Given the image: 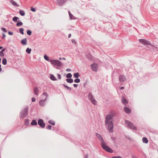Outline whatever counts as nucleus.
<instances>
[{
    "label": "nucleus",
    "instance_id": "5701e85b",
    "mask_svg": "<svg viewBox=\"0 0 158 158\" xmlns=\"http://www.w3.org/2000/svg\"><path fill=\"white\" fill-rule=\"evenodd\" d=\"M5 50V48L3 49L0 52V56H4V54L3 53V52Z\"/></svg>",
    "mask_w": 158,
    "mask_h": 158
},
{
    "label": "nucleus",
    "instance_id": "72a5a7b5",
    "mask_svg": "<svg viewBox=\"0 0 158 158\" xmlns=\"http://www.w3.org/2000/svg\"><path fill=\"white\" fill-rule=\"evenodd\" d=\"M66 77L68 78H71L72 77V74L70 73H68L66 75Z\"/></svg>",
    "mask_w": 158,
    "mask_h": 158
},
{
    "label": "nucleus",
    "instance_id": "052dcab7",
    "mask_svg": "<svg viewBox=\"0 0 158 158\" xmlns=\"http://www.w3.org/2000/svg\"><path fill=\"white\" fill-rule=\"evenodd\" d=\"M62 59H63V60H65L66 59H65V58H62Z\"/></svg>",
    "mask_w": 158,
    "mask_h": 158
},
{
    "label": "nucleus",
    "instance_id": "9d476101",
    "mask_svg": "<svg viewBox=\"0 0 158 158\" xmlns=\"http://www.w3.org/2000/svg\"><path fill=\"white\" fill-rule=\"evenodd\" d=\"M67 0H57L56 3L59 6L63 5L66 2Z\"/></svg>",
    "mask_w": 158,
    "mask_h": 158
},
{
    "label": "nucleus",
    "instance_id": "c85d7f7f",
    "mask_svg": "<svg viewBox=\"0 0 158 158\" xmlns=\"http://www.w3.org/2000/svg\"><path fill=\"white\" fill-rule=\"evenodd\" d=\"M48 123L49 124H51V125H55V122L52 120H49L48 121Z\"/></svg>",
    "mask_w": 158,
    "mask_h": 158
},
{
    "label": "nucleus",
    "instance_id": "412c9836",
    "mask_svg": "<svg viewBox=\"0 0 158 158\" xmlns=\"http://www.w3.org/2000/svg\"><path fill=\"white\" fill-rule=\"evenodd\" d=\"M66 80L67 82L69 83H71L73 82V79L71 78L66 79Z\"/></svg>",
    "mask_w": 158,
    "mask_h": 158
},
{
    "label": "nucleus",
    "instance_id": "13d9d810",
    "mask_svg": "<svg viewBox=\"0 0 158 158\" xmlns=\"http://www.w3.org/2000/svg\"><path fill=\"white\" fill-rule=\"evenodd\" d=\"M2 48V46H0V50Z\"/></svg>",
    "mask_w": 158,
    "mask_h": 158
},
{
    "label": "nucleus",
    "instance_id": "a878e982",
    "mask_svg": "<svg viewBox=\"0 0 158 158\" xmlns=\"http://www.w3.org/2000/svg\"><path fill=\"white\" fill-rule=\"evenodd\" d=\"M19 14L20 15L23 16L25 15V13L24 10H19Z\"/></svg>",
    "mask_w": 158,
    "mask_h": 158
},
{
    "label": "nucleus",
    "instance_id": "4c0bfd02",
    "mask_svg": "<svg viewBox=\"0 0 158 158\" xmlns=\"http://www.w3.org/2000/svg\"><path fill=\"white\" fill-rule=\"evenodd\" d=\"M31 33H32V32H31V31L30 30H28L27 31V34L29 35H31Z\"/></svg>",
    "mask_w": 158,
    "mask_h": 158
},
{
    "label": "nucleus",
    "instance_id": "3c124183",
    "mask_svg": "<svg viewBox=\"0 0 158 158\" xmlns=\"http://www.w3.org/2000/svg\"><path fill=\"white\" fill-rule=\"evenodd\" d=\"M111 139L112 140L114 141H115V138L114 137H112L111 138Z\"/></svg>",
    "mask_w": 158,
    "mask_h": 158
},
{
    "label": "nucleus",
    "instance_id": "bf43d9fd",
    "mask_svg": "<svg viewBox=\"0 0 158 158\" xmlns=\"http://www.w3.org/2000/svg\"><path fill=\"white\" fill-rule=\"evenodd\" d=\"M2 70V69L1 68H0V72H1Z\"/></svg>",
    "mask_w": 158,
    "mask_h": 158
},
{
    "label": "nucleus",
    "instance_id": "c756f323",
    "mask_svg": "<svg viewBox=\"0 0 158 158\" xmlns=\"http://www.w3.org/2000/svg\"><path fill=\"white\" fill-rule=\"evenodd\" d=\"M73 76L75 78H78L80 76L79 73H77L74 74Z\"/></svg>",
    "mask_w": 158,
    "mask_h": 158
},
{
    "label": "nucleus",
    "instance_id": "49530a36",
    "mask_svg": "<svg viewBox=\"0 0 158 158\" xmlns=\"http://www.w3.org/2000/svg\"><path fill=\"white\" fill-rule=\"evenodd\" d=\"M8 33L10 35H13V34L12 32L10 31H9L8 32Z\"/></svg>",
    "mask_w": 158,
    "mask_h": 158
},
{
    "label": "nucleus",
    "instance_id": "2eb2a0df",
    "mask_svg": "<svg viewBox=\"0 0 158 158\" xmlns=\"http://www.w3.org/2000/svg\"><path fill=\"white\" fill-rule=\"evenodd\" d=\"M96 136L97 138H98V139H99L100 140H101L102 141V142H104L103 138L99 134L97 133L96 134Z\"/></svg>",
    "mask_w": 158,
    "mask_h": 158
},
{
    "label": "nucleus",
    "instance_id": "20e7f679",
    "mask_svg": "<svg viewBox=\"0 0 158 158\" xmlns=\"http://www.w3.org/2000/svg\"><path fill=\"white\" fill-rule=\"evenodd\" d=\"M101 145L102 148L106 151L110 153L113 152V150L111 148L106 145V143L105 142H102L101 143Z\"/></svg>",
    "mask_w": 158,
    "mask_h": 158
},
{
    "label": "nucleus",
    "instance_id": "f3484780",
    "mask_svg": "<svg viewBox=\"0 0 158 158\" xmlns=\"http://www.w3.org/2000/svg\"><path fill=\"white\" fill-rule=\"evenodd\" d=\"M27 39L25 38L21 40V43L24 45H26L27 44Z\"/></svg>",
    "mask_w": 158,
    "mask_h": 158
},
{
    "label": "nucleus",
    "instance_id": "5fc2aeb1",
    "mask_svg": "<svg viewBox=\"0 0 158 158\" xmlns=\"http://www.w3.org/2000/svg\"><path fill=\"white\" fill-rule=\"evenodd\" d=\"M66 71H70V69H66Z\"/></svg>",
    "mask_w": 158,
    "mask_h": 158
},
{
    "label": "nucleus",
    "instance_id": "ea45409f",
    "mask_svg": "<svg viewBox=\"0 0 158 158\" xmlns=\"http://www.w3.org/2000/svg\"><path fill=\"white\" fill-rule=\"evenodd\" d=\"M46 128L48 130H51L52 129V126L51 125H49L46 127Z\"/></svg>",
    "mask_w": 158,
    "mask_h": 158
},
{
    "label": "nucleus",
    "instance_id": "b1692460",
    "mask_svg": "<svg viewBox=\"0 0 158 158\" xmlns=\"http://www.w3.org/2000/svg\"><path fill=\"white\" fill-rule=\"evenodd\" d=\"M29 120L28 119H26L24 122L26 126H28L29 124Z\"/></svg>",
    "mask_w": 158,
    "mask_h": 158
},
{
    "label": "nucleus",
    "instance_id": "473e14b6",
    "mask_svg": "<svg viewBox=\"0 0 158 158\" xmlns=\"http://www.w3.org/2000/svg\"><path fill=\"white\" fill-rule=\"evenodd\" d=\"M19 31L20 33L21 34H22V35H23V34H24V32H23L24 29L23 28H20L19 29Z\"/></svg>",
    "mask_w": 158,
    "mask_h": 158
},
{
    "label": "nucleus",
    "instance_id": "aec40b11",
    "mask_svg": "<svg viewBox=\"0 0 158 158\" xmlns=\"http://www.w3.org/2000/svg\"><path fill=\"white\" fill-rule=\"evenodd\" d=\"M142 141L143 142L145 143H148V140L146 137H144L142 138Z\"/></svg>",
    "mask_w": 158,
    "mask_h": 158
},
{
    "label": "nucleus",
    "instance_id": "de8ad7c7",
    "mask_svg": "<svg viewBox=\"0 0 158 158\" xmlns=\"http://www.w3.org/2000/svg\"><path fill=\"white\" fill-rule=\"evenodd\" d=\"M31 100H32V102H34L35 101V99L34 98H32V99H31Z\"/></svg>",
    "mask_w": 158,
    "mask_h": 158
},
{
    "label": "nucleus",
    "instance_id": "0eeeda50",
    "mask_svg": "<svg viewBox=\"0 0 158 158\" xmlns=\"http://www.w3.org/2000/svg\"><path fill=\"white\" fill-rule=\"evenodd\" d=\"M125 124L129 128L134 130L136 129V127L129 121L125 120Z\"/></svg>",
    "mask_w": 158,
    "mask_h": 158
},
{
    "label": "nucleus",
    "instance_id": "603ef678",
    "mask_svg": "<svg viewBox=\"0 0 158 158\" xmlns=\"http://www.w3.org/2000/svg\"><path fill=\"white\" fill-rule=\"evenodd\" d=\"M73 85L74 87H77V85L76 84H74Z\"/></svg>",
    "mask_w": 158,
    "mask_h": 158
},
{
    "label": "nucleus",
    "instance_id": "a18cd8bd",
    "mask_svg": "<svg viewBox=\"0 0 158 158\" xmlns=\"http://www.w3.org/2000/svg\"><path fill=\"white\" fill-rule=\"evenodd\" d=\"M5 37H6V35H5V34L4 33H2V38L3 39H4L5 38Z\"/></svg>",
    "mask_w": 158,
    "mask_h": 158
},
{
    "label": "nucleus",
    "instance_id": "58836bf2",
    "mask_svg": "<svg viewBox=\"0 0 158 158\" xmlns=\"http://www.w3.org/2000/svg\"><path fill=\"white\" fill-rule=\"evenodd\" d=\"M44 59L47 61L49 60V58L46 55H44Z\"/></svg>",
    "mask_w": 158,
    "mask_h": 158
},
{
    "label": "nucleus",
    "instance_id": "dca6fc26",
    "mask_svg": "<svg viewBox=\"0 0 158 158\" xmlns=\"http://www.w3.org/2000/svg\"><path fill=\"white\" fill-rule=\"evenodd\" d=\"M34 93L36 95H38V93L39 91V89L37 87H35L34 89Z\"/></svg>",
    "mask_w": 158,
    "mask_h": 158
},
{
    "label": "nucleus",
    "instance_id": "7c9ffc66",
    "mask_svg": "<svg viewBox=\"0 0 158 158\" xmlns=\"http://www.w3.org/2000/svg\"><path fill=\"white\" fill-rule=\"evenodd\" d=\"M23 25V23L22 22H19L18 23H16V26L17 27H20L22 26Z\"/></svg>",
    "mask_w": 158,
    "mask_h": 158
},
{
    "label": "nucleus",
    "instance_id": "6ab92c4d",
    "mask_svg": "<svg viewBox=\"0 0 158 158\" xmlns=\"http://www.w3.org/2000/svg\"><path fill=\"white\" fill-rule=\"evenodd\" d=\"M68 13L69 14V18H70V19H76L75 17H74L73 16V15L71 13H70V12L69 11Z\"/></svg>",
    "mask_w": 158,
    "mask_h": 158
},
{
    "label": "nucleus",
    "instance_id": "f8f14e48",
    "mask_svg": "<svg viewBox=\"0 0 158 158\" xmlns=\"http://www.w3.org/2000/svg\"><path fill=\"white\" fill-rule=\"evenodd\" d=\"M91 66L93 71H97L98 68V66L97 64L94 63L91 64Z\"/></svg>",
    "mask_w": 158,
    "mask_h": 158
},
{
    "label": "nucleus",
    "instance_id": "f257e3e1",
    "mask_svg": "<svg viewBox=\"0 0 158 158\" xmlns=\"http://www.w3.org/2000/svg\"><path fill=\"white\" fill-rule=\"evenodd\" d=\"M114 115V114H109L106 117L105 123L108 125V130L109 131L112 133L113 132L114 124L113 122L110 120L113 119Z\"/></svg>",
    "mask_w": 158,
    "mask_h": 158
},
{
    "label": "nucleus",
    "instance_id": "e2e57ef3",
    "mask_svg": "<svg viewBox=\"0 0 158 158\" xmlns=\"http://www.w3.org/2000/svg\"><path fill=\"white\" fill-rule=\"evenodd\" d=\"M61 59H62L61 58H59V59L60 60H61Z\"/></svg>",
    "mask_w": 158,
    "mask_h": 158
},
{
    "label": "nucleus",
    "instance_id": "864d4df0",
    "mask_svg": "<svg viewBox=\"0 0 158 158\" xmlns=\"http://www.w3.org/2000/svg\"><path fill=\"white\" fill-rule=\"evenodd\" d=\"M71 36V34H69V35H68V37L69 38H70Z\"/></svg>",
    "mask_w": 158,
    "mask_h": 158
},
{
    "label": "nucleus",
    "instance_id": "a19ab883",
    "mask_svg": "<svg viewBox=\"0 0 158 158\" xmlns=\"http://www.w3.org/2000/svg\"><path fill=\"white\" fill-rule=\"evenodd\" d=\"M1 29L2 31H3V32H7V31L5 28H2Z\"/></svg>",
    "mask_w": 158,
    "mask_h": 158
},
{
    "label": "nucleus",
    "instance_id": "423d86ee",
    "mask_svg": "<svg viewBox=\"0 0 158 158\" xmlns=\"http://www.w3.org/2000/svg\"><path fill=\"white\" fill-rule=\"evenodd\" d=\"M88 98L92 103L94 105H96L97 103V102L94 99L92 94L91 93L89 92L88 94Z\"/></svg>",
    "mask_w": 158,
    "mask_h": 158
},
{
    "label": "nucleus",
    "instance_id": "c03bdc74",
    "mask_svg": "<svg viewBox=\"0 0 158 158\" xmlns=\"http://www.w3.org/2000/svg\"><path fill=\"white\" fill-rule=\"evenodd\" d=\"M112 158H122V157L120 156H113Z\"/></svg>",
    "mask_w": 158,
    "mask_h": 158
},
{
    "label": "nucleus",
    "instance_id": "4468645a",
    "mask_svg": "<svg viewBox=\"0 0 158 158\" xmlns=\"http://www.w3.org/2000/svg\"><path fill=\"white\" fill-rule=\"evenodd\" d=\"M122 103L125 106H127V101L126 99L123 97H122Z\"/></svg>",
    "mask_w": 158,
    "mask_h": 158
},
{
    "label": "nucleus",
    "instance_id": "37998d69",
    "mask_svg": "<svg viewBox=\"0 0 158 158\" xmlns=\"http://www.w3.org/2000/svg\"><path fill=\"white\" fill-rule=\"evenodd\" d=\"M57 77L59 79H60L61 78V76L60 74H57Z\"/></svg>",
    "mask_w": 158,
    "mask_h": 158
},
{
    "label": "nucleus",
    "instance_id": "6e6d98bb",
    "mask_svg": "<svg viewBox=\"0 0 158 158\" xmlns=\"http://www.w3.org/2000/svg\"><path fill=\"white\" fill-rule=\"evenodd\" d=\"M124 87L122 86V87H121V88H120V89H124Z\"/></svg>",
    "mask_w": 158,
    "mask_h": 158
},
{
    "label": "nucleus",
    "instance_id": "c9c22d12",
    "mask_svg": "<svg viewBox=\"0 0 158 158\" xmlns=\"http://www.w3.org/2000/svg\"><path fill=\"white\" fill-rule=\"evenodd\" d=\"M74 82L77 83H79L80 82V80L79 78H77L74 80Z\"/></svg>",
    "mask_w": 158,
    "mask_h": 158
},
{
    "label": "nucleus",
    "instance_id": "f704fd0d",
    "mask_svg": "<svg viewBox=\"0 0 158 158\" xmlns=\"http://www.w3.org/2000/svg\"><path fill=\"white\" fill-rule=\"evenodd\" d=\"M19 19V18L17 17H14L13 18V20L14 22H17V20L18 19Z\"/></svg>",
    "mask_w": 158,
    "mask_h": 158
},
{
    "label": "nucleus",
    "instance_id": "09e8293b",
    "mask_svg": "<svg viewBox=\"0 0 158 158\" xmlns=\"http://www.w3.org/2000/svg\"><path fill=\"white\" fill-rule=\"evenodd\" d=\"M72 42L73 43H75V44L76 43V42L75 41V40H73V39L72 40Z\"/></svg>",
    "mask_w": 158,
    "mask_h": 158
},
{
    "label": "nucleus",
    "instance_id": "cd10ccee",
    "mask_svg": "<svg viewBox=\"0 0 158 158\" xmlns=\"http://www.w3.org/2000/svg\"><path fill=\"white\" fill-rule=\"evenodd\" d=\"M10 3L14 6H18L17 4L16 3V2L13 0H11L10 1Z\"/></svg>",
    "mask_w": 158,
    "mask_h": 158
},
{
    "label": "nucleus",
    "instance_id": "4be33fe9",
    "mask_svg": "<svg viewBox=\"0 0 158 158\" xmlns=\"http://www.w3.org/2000/svg\"><path fill=\"white\" fill-rule=\"evenodd\" d=\"M50 79L53 80V81H56L57 80V79H56V77H55L54 76V75H52V74H51L50 75Z\"/></svg>",
    "mask_w": 158,
    "mask_h": 158
},
{
    "label": "nucleus",
    "instance_id": "0e129e2a",
    "mask_svg": "<svg viewBox=\"0 0 158 158\" xmlns=\"http://www.w3.org/2000/svg\"><path fill=\"white\" fill-rule=\"evenodd\" d=\"M0 68H1V65L0 64Z\"/></svg>",
    "mask_w": 158,
    "mask_h": 158
},
{
    "label": "nucleus",
    "instance_id": "a211bd4d",
    "mask_svg": "<svg viewBox=\"0 0 158 158\" xmlns=\"http://www.w3.org/2000/svg\"><path fill=\"white\" fill-rule=\"evenodd\" d=\"M31 124V125L36 126L37 125V123L35 120L33 119L32 120Z\"/></svg>",
    "mask_w": 158,
    "mask_h": 158
},
{
    "label": "nucleus",
    "instance_id": "8fccbe9b",
    "mask_svg": "<svg viewBox=\"0 0 158 158\" xmlns=\"http://www.w3.org/2000/svg\"><path fill=\"white\" fill-rule=\"evenodd\" d=\"M88 58L89 59V60H90L91 59H92V56H91V55H89V56L88 57Z\"/></svg>",
    "mask_w": 158,
    "mask_h": 158
},
{
    "label": "nucleus",
    "instance_id": "9b49d317",
    "mask_svg": "<svg viewBox=\"0 0 158 158\" xmlns=\"http://www.w3.org/2000/svg\"><path fill=\"white\" fill-rule=\"evenodd\" d=\"M46 98H45L44 100H41L39 101V105L41 106H44L46 104Z\"/></svg>",
    "mask_w": 158,
    "mask_h": 158
},
{
    "label": "nucleus",
    "instance_id": "39448f33",
    "mask_svg": "<svg viewBox=\"0 0 158 158\" xmlns=\"http://www.w3.org/2000/svg\"><path fill=\"white\" fill-rule=\"evenodd\" d=\"M139 42L141 43L142 44L148 45H151L154 47L155 48H157V47L154 46V45L152 44L148 41L146 40L143 39H140L139 40Z\"/></svg>",
    "mask_w": 158,
    "mask_h": 158
},
{
    "label": "nucleus",
    "instance_id": "ddd939ff",
    "mask_svg": "<svg viewBox=\"0 0 158 158\" xmlns=\"http://www.w3.org/2000/svg\"><path fill=\"white\" fill-rule=\"evenodd\" d=\"M125 112L127 114H130L131 112V110L128 107H125L124 108Z\"/></svg>",
    "mask_w": 158,
    "mask_h": 158
},
{
    "label": "nucleus",
    "instance_id": "79ce46f5",
    "mask_svg": "<svg viewBox=\"0 0 158 158\" xmlns=\"http://www.w3.org/2000/svg\"><path fill=\"white\" fill-rule=\"evenodd\" d=\"M31 11L34 12H35L36 10L35 8L33 7H31Z\"/></svg>",
    "mask_w": 158,
    "mask_h": 158
},
{
    "label": "nucleus",
    "instance_id": "1a4fd4ad",
    "mask_svg": "<svg viewBox=\"0 0 158 158\" xmlns=\"http://www.w3.org/2000/svg\"><path fill=\"white\" fill-rule=\"evenodd\" d=\"M38 124L42 128H44L45 126V124L42 119H40L38 121Z\"/></svg>",
    "mask_w": 158,
    "mask_h": 158
},
{
    "label": "nucleus",
    "instance_id": "bb28decb",
    "mask_svg": "<svg viewBox=\"0 0 158 158\" xmlns=\"http://www.w3.org/2000/svg\"><path fill=\"white\" fill-rule=\"evenodd\" d=\"M62 85L68 90H69L70 91L71 90V87H69L65 84H63Z\"/></svg>",
    "mask_w": 158,
    "mask_h": 158
},
{
    "label": "nucleus",
    "instance_id": "4d7b16f0",
    "mask_svg": "<svg viewBox=\"0 0 158 158\" xmlns=\"http://www.w3.org/2000/svg\"><path fill=\"white\" fill-rule=\"evenodd\" d=\"M132 158H138L135 156H132Z\"/></svg>",
    "mask_w": 158,
    "mask_h": 158
},
{
    "label": "nucleus",
    "instance_id": "6e6552de",
    "mask_svg": "<svg viewBox=\"0 0 158 158\" xmlns=\"http://www.w3.org/2000/svg\"><path fill=\"white\" fill-rule=\"evenodd\" d=\"M126 78L124 75H121L119 76V81L120 82V84H122L124 82L126 81Z\"/></svg>",
    "mask_w": 158,
    "mask_h": 158
},
{
    "label": "nucleus",
    "instance_id": "2f4dec72",
    "mask_svg": "<svg viewBox=\"0 0 158 158\" xmlns=\"http://www.w3.org/2000/svg\"><path fill=\"white\" fill-rule=\"evenodd\" d=\"M31 48H28L26 50V52L28 54H30L31 53Z\"/></svg>",
    "mask_w": 158,
    "mask_h": 158
},
{
    "label": "nucleus",
    "instance_id": "680f3d73",
    "mask_svg": "<svg viewBox=\"0 0 158 158\" xmlns=\"http://www.w3.org/2000/svg\"><path fill=\"white\" fill-rule=\"evenodd\" d=\"M128 6L129 7H131V6H129V5H128Z\"/></svg>",
    "mask_w": 158,
    "mask_h": 158
},
{
    "label": "nucleus",
    "instance_id": "393cba45",
    "mask_svg": "<svg viewBox=\"0 0 158 158\" xmlns=\"http://www.w3.org/2000/svg\"><path fill=\"white\" fill-rule=\"evenodd\" d=\"M2 63L4 65H6L7 64V60L6 58H4L2 59Z\"/></svg>",
    "mask_w": 158,
    "mask_h": 158
},
{
    "label": "nucleus",
    "instance_id": "e433bc0d",
    "mask_svg": "<svg viewBox=\"0 0 158 158\" xmlns=\"http://www.w3.org/2000/svg\"><path fill=\"white\" fill-rule=\"evenodd\" d=\"M45 96L46 98V100L47 99V97L48 96V94L46 92H44L43 93L42 95V96Z\"/></svg>",
    "mask_w": 158,
    "mask_h": 158
},
{
    "label": "nucleus",
    "instance_id": "7ed1b4c3",
    "mask_svg": "<svg viewBox=\"0 0 158 158\" xmlns=\"http://www.w3.org/2000/svg\"><path fill=\"white\" fill-rule=\"evenodd\" d=\"M50 62L51 64L57 69H58V67H60L62 65L61 62L58 60H51Z\"/></svg>",
    "mask_w": 158,
    "mask_h": 158
},
{
    "label": "nucleus",
    "instance_id": "f03ea898",
    "mask_svg": "<svg viewBox=\"0 0 158 158\" xmlns=\"http://www.w3.org/2000/svg\"><path fill=\"white\" fill-rule=\"evenodd\" d=\"M28 107L26 106L19 113V117L20 118L23 119L26 117L28 114Z\"/></svg>",
    "mask_w": 158,
    "mask_h": 158
}]
</instances>
